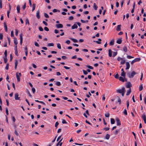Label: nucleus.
<instances>
[{
	"instance_id": "26",
	"label": "nucleus",
	"mask_w": 146,
	"mask_h": 146,
	"mask_svg": "<svg viewBox=\"0 0 146 146\" xmlns=\"http://www.w3.org/2000/svg\"><path fill=\"white\" fill-rule=\"evenodd\" d=\"M18 64V61L17 60H16L15 61V69H16V68H17V66Z\"/></svg>"
},
{
	"instance_id": "44",
	"label": "nucleus",
	"mask_w": 146,
	"mask_h": 146,
	"mask_svg": "<svg viewBox=\"0 0 146 146\" xmlns=\"http://www.w3.org/2000/svg\"><path fill=\"white\" fill-rule=\"evenodd\" d=\"M119 131V129H116L114 132V134L116 135L117 134L118 132Z\"/></svg>"
},
{
	"instance_id": "5",
	"label": "nucleus",
	"mask_w": 146,
	"mask_h": 146,
	"mask_svg": "<svg viewBox=\"0 0 146 146\" xmlns=\"http://www.w3.org/2000/svg\"><path fill=\"white\" fill-rule=\"evenodd\" d=\"M132 86V85L131 82H127L126 86V87L127 88H131L130 87Z\"/></svg>"
},
{
	"instance_id": "19",
	"label": "nucleus",
	"mask_w": 146,
	"mask_h": 146,
	"mask_svg": "<svg viewBox=\"0 0 146 146\" xmlns=\"http://www.w3.org/2000/svg\"><path fill=\"white\" fill-rule=\"evenodd\" d=\"M131 92V89L130 88L129 90H127V92L126 95L127 96L129 95Z\"/></svg>"
},
{
	"instance_id": "29",
	"label": "nucleus",
	"mask_w": 146,
	"mask_h": 146,
	"mask_svg": "<svg viewBox=\"0 0 146 146\" xmlns=\"http://www.w3.org/2000/svg\"><path fill=\"white\" fill-rule=\"evenodd\" d=\"M111 123V124H113L115 123V121L113 118H111L110 119Z\"/></svg>"
},
{
	"instance_id": "62",
	"label": "nucleus",
	"mask_w": 146,
	"mask_h": 146,
	"mask_svg": "<svg viewBox=\"0 0 146 146\" xmlns=\"http://www.w3.org/2000/svg\"><path fill=\"white\" fill-rule=\"evenodd\" d=\"M58 124H59L58 122L57 121L55 123V126L56 127H57V126H58Z\"/></svg>"
},
{
	"instance_id": "8",
	"label": "nucleus",
	"mask_w": 146,
	"mask_h": 146,
	"mask_svg": "<svg viewBox=\"0 0 146 146\" xmlns=\"http://www.w3.org/2000/svg\"><path fill=\"white\" fill-rule=\"evenodd\" d=\"M15 98L16 100H19L20 97H19V94L17 93H16L15 95Z\"/></svg>"
},
{
	"instance_id": "61",
	"label": "nucleus",
	"mask_w": 146,
	"mask_h": 146,
	"mask_svg": "<svg viewBox=\"0 0 146 146\" xmlns=\"http://www.w3.org/2000/svg\"><path fill=\"white\" fill-rule=\"evenodd\" d=\"M32 90L33 93L34 94L35 92V90L34 88H33L32 89Z\"/></svg>"
},
{
	"instance_id": "14",
	"label": "nucleus",
	"mask_w": 146,
	"mask_h": 146,
	"mask_svg": "<svg viewBox=\"0 0 146 146\" xmlns=\"http://www.w3.org/2000/svg\"><path fill=\"white\" fill-rule=\"evenodd\" d=\"M121 25H119L117 26V27L116 28V30L117 31H119L121 30Z\"/></svg>"
},
{
	"instance_id": "55",
	"label": "nucleus",
	"mask_w": 146,
	"mask_h": 146,
	"mask_svg": "<svg viewBox=\"0 0 146 146\" xmlns=\"http://www.w3.org/2000/svg\"><path fill=\"white\" fill-rule=\"evenodd\" d=\"M5 109L6 114L7 115H8L9 114L8 109L7 108H6Z\"/></svg>"
},
{
	"instance_id": "34",
	"label": "nucleus",
	"mask_w": 146,
	"mask_h": 146,
	"mask_svg": "<svg viewBox=\"0 0 146 146\" xmlns=\"http://www.w3.org/2000/svg\"><path fill=\"white\" fill-rule=\"evenodd\" d=\"M117 54V52H113V57H114L116 56Z\"/></svg>"
},
{
	"instance_id": "12",
	"label": "nucleus",
	"mask_w": 146,
	"mask_h": 146,
	"mask_svg": "<svg viewBox=\"0 0 146 146\" xmlns=\"http://www.w3.org/2000/svg\"><path fill=\"white\" fill-rule=\"evenodd\" d=\"M142 118L143 119L145 123H146V116L143 114L142 115Z\"/></svg>"
},
{
	"instance_id": "7",
	"label": "nucleus",
	"mask_w": 146,
	"mask_h": 146,
	"mask_svg": "<svg viewBox=\"0 0 146 146\" xmlns=\"http://www.w3.org/2000/svg\"><path fill=\"white\" fill-rule=\"evenodd\" d=\"M56 27L58 28H62L63 27V25L62 24H59L56 25Z\"/></svg>"
},
{
	"instance_id": "51",
	"label": "nucleus",
	"mask_w": 146,
	"mask_h": 146,
	"mask_svg": "<svg viewBox=\"0 0 146 146\" xmlns=\"http://www.w3.org/2000/svg\"><path fill=\"white\" fill-rule=\"evenodd\" d=\"M27 93L28 94H29V96L31 98L32 97V96H31V94H30V92H29V90H27Z\"/></svg>"
},
{
	"instance_id": "52",
	"label": "nucleus",
	"mask_w": 146,
	"mask_h": 146,
	"mask_svg": "<svg viewBox=\"0 0 146 146\" xmlns=\"http://www.w3.org/2000/svg\"><path fill=\"white\" fill-rule=\"evenodd\" d=\"M35 4H33V8L32 10V11H33L35 9Z\"/></svg>"
},
{
	"instance_id": "47",
	"label": "nucleus",
	"mask_w": 146,
	"mask_h": 146,
	"mask_svg": "<svg viewBox=\"0 0 146 146\" xmlns=\"http://www.w3.org/2000/svg\"><path fill=\"white\" fill-rule=\"evenodd\" d=\"M73 19L74 17L72 16H70L68 18V19L70 20H72Z\"/></svg>"
},
{
	"instance_id": "33",
	"label": "nucleus",
	"mask_w": 146,
	"mask_h": 146,
	"mask_svg": "<svg viewBox=\"0 0 146 146\" xmlns=\"http://www.w3.org/2000/svg\"><path fill=\"white\" fill-rule=\"evenodd\" d=\"M48 46H54V44L53 43H49L47 44Z\"/></svg>"
},
{
	"instance_id": "38",
	"label": "nucleus",
	"mask_w": 146,
	"mask_h": 146,
	"mask_svg": "<svg viewBox=\"0 0 146 146\" xmlns=\"http://www.w3.org/2000/svg\"><path fill=\"white\" fill-rule=\"evenodd\" d=\"M5 56L4 57H7V51L6 50H5L4 52Z\"/></svg>"
},
{
	"instance_id": "17",
	"label": "nucleus",
	"mask_w": 146,
	"mask_h": 146,
	"mask_svg": "<svg viewBox=\"0 0 146 146\" xmlns=\"http://www.w3.org/2000/svg\"><path fill=\"white\" fill-rule=\"evenodd\" d=\"M98 40L100 41H96V40H94L93 41H94V42H95L98 44H100L101 43V42H100V41H102L101 39L100 38H99L98 39Z\"/></svg>"
},
{
	"instance_id": "1",
	"label": "nucleus",
	"mask_w": 146,
	"mask_h": 146,
	"mask_svg": "<svg viewBox=\"0 0 146 146\" xmlns=\"http://www.w3.org/2000/svg\"><path fill=\"white\" fill-rule=\"evenodd\" d=\"M137 73V72H136L135 71H133L131 73L130 72L128 73H127V74L130 78H132L134 77V76L135 74Z\"/></svg>"
},
{
	"instance_id": "46",
	"label": "nucleus",
	"mask_w": 146,
	"mask_h": 146,
	"mask_svg": "<svg viewBox=\"0 0 146 146\" xmlns=\"http://www.w3.org/2000/svg\"><path fill=\"white\" fill-rule=\"evenodd\" d=\"M87 67L88 68H89V69H92V70L93 69V68L92 66H90L88 65V66H87Z\"/></svg>"
},
{
	"instance_id": "18",
	"label": "nucleus",
	"mask_w": 146,
	"mask_h": 146,
	"mask_svg": "<svg viewBox=\"0 0 146 146\" xmlns=\"http://www.w3.org/2000/svg\"><path fill=\"white\" fill-rule=\"evenodd\" d=\"M14 44H15L16 45H17L18 44V42L17 38L15 37H14Z\"/></svg>"
},
{
	"instance_id": "15",
	"label": "nucleus",
	"mask_w": 146,
	"mask_h": 146,
	"mask_svg": "<svg viewBox=\"0 0 146 146\" xmlns=\"http://www.w3.org/2000/svg\"><path fill=\"white\" fill-rule=\"evenodd\" d=\"M114 43V39L111 40L109 43V44L110 46L113 45Z\"/></svg>"
},
{
	"instance_id": "30",
	"label": "nucleus",
	"mask_w": 146,
	"mask_h": 146,
	"mask_svg": "<svg viewBox=\"0 0 146 146\" xmlns=\"http://www.w3.org/2000/svg\"><path fill=\"white\" fill-rule=\"evenodd\" d=\"M125 60L123 58V60H122L120 62V63L121 64H125Z\"/></svg>"
},
{
	"instance_id": "6",
	"label": "nucleus",
	"mask_w": 146,
	"mask_h": 146,
	"mask_svg": "<svg viewBox=\"0 0 146 146\" xmlns=\"http://www.w3.org/2000/svg\"><path fill=\"white\" fill-rule=\"evenodd\" d=\"M125 64L126 66V67L125 68V69L126 70L129 69V68L130 67V65L129 63L127 62H125Z\"/></svg>"
},
{
	"instance_id": "50",
	"label": "nucleus",
	"mask_w": 146,
	"mask_h": 146,
	"mask_svg": "<svg viewBox=\"0 0 146 146\" xmlns=\"http://www.w3.org/2000/svg\"><path fill=\"white\" fill-rule=\"evenodd\" d=\"M123 58H121L119 57H118L117 58V60L118 61H119L120 60H123Z\"/></svg>"
},
{
	"instance_id": "54",
	"label": "nucleus",
	"mask_w": 146,
	"mask_h": 146,
	"mask_svg": "<svg viewBox=\"0 0 146 146\" xmlns=\"http://www.w3.org/2000/svg\"><path fill=\"white\" fill-rule=\"evenodd\" d=\"M83 71L84 74L87 75L88 74V72L86 71L83 70Z\"/></svg>"
},
{
	"instance_id": "64",
	"label": "nucleus",
	"mask_w": 146,
	"mask_h": 146,
	"mask_svg": "<svg viewBox=\"0 0 146 146\" xmlns=\"http://www.w3.org/2000/svg\"><path fill=\"white\" fill-rule=\"evenodd\" d=\"M42 23L45 26H47L48 25V24L46 22L43 21Z\"/></svg>"
},
{
	"instance_id": "21",
	"label": "nucleus",
	"mask_w": 146,
	"mask_h": 146,
	"mask_svg": "<svg viewBox=\"0 0 146 146\" xmlns=\"http://www.w3.org/2000/svg\"><path fill=\"white\" fill-rule=\"evenodd\" d=\"M69 38L70 39L72 40L74 42H78V40L76 39L72 38Z\"/></svg>"
},
{
	"instance_id": "32",
	"label": "nucleus",
	"mask_w": 146,
	"mask_h": 146,
	"mask_svg": "<svg viewBox=\"0 0 146 146\" xmlns=\"http://www.w3.org/2000/svg\"><path fill=\"white\" fill-rule=\"evenodd\" d=\"M121 76L125 77V73L124 71H123V72H122L121 74Z\"/></svg>"
},
{
	"instance_id": "56",
	"label": "nucleus",
	"mask_w": 146,
	"mask_h": 146,
	"mask_svg": "<svg viewBox=\"0 0 146 146\" xmlns=\"http://www.w3.org/2000/svg\"><path fill=\"white\" fill-rule=\"evenodd\" d=\"M44 30L45 31H49V29H48V28L47 27H44Z\"/></svg>"
},
{
	"instance_id": "43",
	"label": "nucleus",
	"mask_w": 146,
	"mask_h": 146,
	"mask_svg": "<svg viewBox=\"0 0 146 146\" xmlns=\"http://www.w3.org/2000/svg\"><path fill=\"white\" fill-rule=\"evenodd\" d=\"M27 24L29 25V23L28 19H27L25 20V24L26 25H27Z\"/></svg>"
},
{
	"instance_id": "35",
	"label": "nucleus",
	"mask_w": 146,
	"mask_h": 146,
	"mask_svg": "<svg viewBox=\"0 0 146 146\" xmlns=\"http://www.w3.org/2000/svg\"><path fill=\"white\" fill-rule=\"evenodd\" d=\"M44 16L46 18H49V16L48 14L46 13H44Z\"/></svg>"
},
{
	"instance_id": "2",
	"label": "nucleus",
	"mask_w": 146,
	"mask_h": 146,
	"mask_svg": "<svg viewBox=\"0 0 146 146\" xmlns=\"http://www.w3.org/2000/svg\"><path fill=\"white\" fill-rule=\"evenodd\" d=\"M125 91V90L124 87H123L121 89H118L116 90L117 92L119 94H121L124 92Z\"/></svg>"
},
{
	"instance_id": "31",
	"label": "nucleus",
	"mask_w": 146,
	"mask_h": 146,
	"mask_svg": "<svg viewBox=\"0 0 146 146\" xmlns=\"http://www.w3.org/2000/svg\"><path fill=\"white\" fill-rule=\"evenodd\" d=\"M143 89V84H141L139 87V91H141Z\"/></svg>"
},
{
	"instance_id": "4",
	"label": "nucleus",
	"mask_w": 146,
	"mask_h": 146,
	"mask_svg": "<svg viewBox=\"0 0 146 146\" xmlns=\"http://www.w3.org/2000/svg\"><path fill=\"white\" fill-rule=\"evenodd\" d=\"M140 60L141 59L139 58H136L131 61V64L133 65L134 63L137 61H140Z\"/></svg>"
},
{
	"instance_id": "58",
	"label": "nucleus",
	"mask_w": 146,
	"mask_h": 146,
	"mask_svg": "<svg viewBox=\"0 0 146 146\" xmlns=\"http://www.w3.org/2000/svg\"><path fill=\"white\" fill-rule=\"evenodd\" d=\"M3 38V35L2 33H0V39L1 40Z\"/></svg>"
},
{
	"instance_id": "20",
	"label": "nucleus",
	"mask_w": 146,
	"mask_h": 146,
	"mask_svg": "<svg viewBox=\"0 0 146 146\" xmlns=\"http://www.w3.org/2000/svg\"><path fill=\"white\" fill-rule=\"evenodd\" d=\"M25 55L26 56H27L28 54L27 47V46H26L25 47Z\"/></svg>"
},
{
	"instance_id": "41",
	"label": "nucleus",
	"mask_w": 146,
	"mask_h": 146,
	"mask_svg": "<svg viewBox=\"0 0 146 146\" xmlns=\"http://www.w3.org/2000/svg\"><path fill=\"white\" fill-rule=\"evenodd\" d=\"M58 11L59 12H60V10H57V9H54L53 10H52V11L54 13H56V12H57Z\"/></svg>"
},
{
	"instance_id": "36",
	"label": "nucleus",
	"mask_w": 146,
	"mask_h": 146,
	"mask_svg": "<svg viewBox=\"0 0 146 146\" xmlns=\"http://www.w3.org/2000/svg\"><path fill=\"white\" fill-rule=\"evenodd\" d=\"M123 50L125 52H127V48L126 46H124L123 48Z\"/></svg>"
},
{
	"instance_id": "16",
	"label": "nucleus",
	"mask_w": 146,
	"mask_h": 146,
	"mask_svg": "<svg viewBox=\"0 0 146 146\" xmlns=\"http://www.w3.org/2000/svg\"><path fill=\"white\" fill-rule=\"evenodd\" d=\"M4 25L5 28V31L6 32L7 31V25H6V22H5L4 23Z\"/></svg>"
},
{
	"instance_id": "28",
	"label": "nucleus",
	"mask_w": 146,
	"mask_h": 146,
	"mask_svg": "<svg viewBox=\"0 0 146 146\" xmlns=\"http://www.w3.org/2000/svg\"><path fill=\"white\" fill-rule=\"evenodd\" d=\"M93 7L95 10H97L98 8V6L96 5L95 3L94 4Z\"/></svg>"
},
{
	"instance_id": "23",
	"label": "nucleus",
	"mask_w": 146,
	"mask_h": 146,
	"mask_svg": "<svg viewBox=\"0 0 146 146\" xmlns=\"http://www.w3.org/2000/svg\"><path fill=\"white\" fill-rule=\"evenodd\" d=\"M78 28V26L76 24H74L72 27V29H76Z\"/></svg>"
},
{
	"instance_id": "25",
	"label": "nucleus",
	"mask_w": 146,
	"mask_h": 146,
	"mask_svg": "<svg viewBox=\"0 0 146 146\" xmlns=\"http://www.w3.org/2000/svg\"><path fill=\"white\" fill-rule=\"evenodd\" d=\"M119 80L120 81H122L123 82H124L125 81V80L123 78L121 77L120 76L119 78Z\"/></svg>"
},
{
	"instance_id": "40",
	"label": "nucleus",
	"mask_w": 146,
	"mask_h": 146,
	"mask_svg": "<svg viewBox=\"0 0 146 146\" xmlns=\"http://www.w3.org/2000/svg\"><path fill=\"white\" fill-rule=\"evenodd\" d=\"M3 59L4 63L5 64L6 63L7 61V57H3Z\"/></svg>"
},
{
	"instance_id": "45",
	"label": "nucleus",
	"mask_w": 146,
	"mask_h": 146,
	"mask_svg": "<svg viewBox=\"0 0 146 146\" xmlns=\"http://www.w3.org/2000/svg\"><path fill=\"white\" fill-rule=\"evenodd\" d=\"M115 78L116 79H118L119 78V75L118 74H117L114 76Z\"/></svg>"
},
{
	"instance_id": "42",
	"label": "nucleus",
	"mask_w": 146,
	"mask_h": 146,
	"mask_svg": "<svg viewBox=\"0 0 146 146\" xmlns=\"http://www.w3.org/2000/svg\"><path fill=\"white\" fill-rule=\"evenodd\" d=\"M123 113L125 115H127V112L126 109L124 110Z\"/></svg>"
},
{
	"instance_id": "59",
	"label": "nucleus",
	"mask_w": 146,
	"mask_h": 146,
	"mask_svg": "<svg viewBox=\"0 0 146 146\" xmlns=\"http://www.w3.org/2000/svg\"><path fill=\"white\" fill-rule=\"evenodd\" d=\"M127 58H128V59H131V58H134L133 57V56H129V55H127Z\"/></svg>"
},
{
	"instance_id": "3",
	"label": "nucleus",
	"mask_w": 146,
	"mask_h": 146,
	"mask_svg": "<svg viewBox=\"0 0 146 146\" xmlns=\"http://www.w3.org/2000/svg\"><path fill=\"white\" fill-rule=\"evenodd\" d=\"M21 73H19V74L18 73H16V76L17 79V81L19 82L20 81V77L21 76Z\"/></svg>"
},
{
	"instance_id": "53",
	"label": "nucleus",
	"mask_w": 146,
	"mask_h": 146,
	"mask_svg": "<svg viewBox=\"0 0 146 146\" xmlns=\"http://www.w3.org/2000/svg\"><path fill=\"white\" fill-rule=\"evenodd\" d=\"M62 123L63 124H64V123H66H66H67V122L66 121V120H64V119H62Z\"/></svg>"
},
{
	"instance_id": "49",
	"label": "nucleus",
	"mask_w": 146,
	"mask_h": 146,
	"mask_svg": "<svg viewBox=\"0 0 146 146\" xmlns=\"http://www.w3.org/2000/svg\"><path fill=\"white\" fill-rule=\"evenodd\" d=\"M9 64L8 63H7L6 64V66L5 67V69L6 70H8L9 69Z\"/></svg>"
},
{
	"instance_id": "9",
	"label": "nucleus",
	"mask_w": 146,
	"mask_h": 146,
	"mask_svg": "<svg viewBox=\"0 0 146 146\" xmlns=\"http://www.w3.org/2000/svg\"><path fill=\"white\" fill-rule=\"evenodd\" d=\"M116 121L117 125L120 126L121 125L120 121L118 118H117L116 119Z\"/></svg>"
},
{
	"instance_id": "22",
	"label": "nucleus",
	"mask_w": 146,
	"mask_h": 146,
	"mask_svg": "<svg viewBox=\"0 0 146 146\" xmlns=\"http://www.w3.org/2000/svg\"><path fill=\"white\" fill-rule=\"evenodd\" d=\"M112 51L111 49H109L108 50L109 56L110 57L112 56Z\"/></svg>"
},
{
	"instance_id": "37",
	"label": "nucleus",
	"mask_w": 146,
	"mask_h": 146,
	"mask_svg": "<svg viewBox=\"0 0 146 146\" xmlns=\"http://www.w3.org/2000/svg\"><path fill=\"white\" fill-rule=\"evenodd\" d=\"M55 84L56 86H59L60 85L61 83L60 82L58 81L55 83Z\"/></svg>"
},
{
	"instance_id": "24",
	"label": "nucleus",
	"mask_w": 146,
	"mask_h": 146,
	"mask_svg": "<svg viewBox=\"0 0 146 146\" xmlns=\"http://www.w3.org/2000/svg\"><path fill=\"white\" fill-rule=\"evenodd\" d=\"M20 6L19 5H17V9L18 13H20Z\"/></svg>"
},
{
	"instance_id": "63",
	"label": "nucleus",
	"mask_w": 146,
	"mask_h": 146,
	"mask_svg": "<svg viewBox=\"0 0 146 146\" xmlns=\"http://www.w3.org/2000/svg\"><path fill=\"white\" fill-rule=\"evenodd\" d=\"M35 46H37L38 47H39V46L38 44V43L37 42H36L35 43Z\"/></svg>"
},
{
	"instance_id": "11",
	"label": "nucleus",
	"mask_w": 146,
	"mask_h": 146,
	"mask_svg": "<svg viewBox=\"0 0 146 146\" xmlns=\"http://www.w3.org/2000/svg\"><path fill=\"white\" fill-rule=\"evenodd\" d=\"M122 42L121 38H120L117 39L116 41V43L118 44H121Z\"/></svg>"
},
{
	"instance_id": "57",
	"label": "nucleus",
	"mask_w": 146,
	"mask_h": 146,
	"mask_svg": "<svg viewBox=\"0 0 146 146\" xmlns=\"http://www.w3.org/2000/svg\"><path fill=\"white\" fill-rule=\"evenodd\" d=\"M129 105V102L128 101H127V109H128V107Z\"/></svg>"
},
{
	"instance_id": "48",
	"label": "nucleus",
	"mask_w": 146,
	"mask_h": 146,
	"mask_svg": "<svg viewBox=\"0 0 146 146\" xmlns=\"http://www.w3.org/2000/svg\"><path fill=\"white\" fill-rule=\"evenodd\" d=\"M109 129L110 128L109 127H105L103 129V130L107 131L109 130Z\"/></svg>"
},
{
	"instance_id": "27",
	"label": "nucleus",
	"mask_w": 146,
	"mask_h": 146,
	"mask_svg": "<svg viewBox=\"0 0 146 146\" xmlns=\"http://www.w3.org/2000/svg\"><path fill=\"white\" fill-rule=\"evenodd\" d=\"M110 135L108 134H107L106 135L105 137L106 139L108 140L110 138Z\"/></svg>"
},
{
	"instance_id": "13",
	"label": "nucleus",
	"mask_w": 146,
	"mask_h": 146,
	"mask_svg": "<svg viewBox=\"0 0 146 146\" xmlns=\"http://www.w3.org/2000/svg\"><path fill=\"white\" fill-rule=\"evenodd\" d=\"M40 11L39 10L37 11L36 13V17L38 19H39L40 18V16L39 15Z\"/></svg>"
},
{
	"instance_id": "39",
	"label": "nucleus",
	"mask_w": 146,
	"mask_h": 146,
	"mask_svg": "<svg viewBox=\"0 0 146 146\" xmlns=\"http://www.w3.org/2000/svg\"><path fill=\"white\" fill-rule=\"evenodd\" d=\"M57 47L59 49H61V46L60 44V43L57 44Z\"/></svg>"
},
{
	"instance_id": "10",
	"label": "nucleus",
	"mask_w": 146,
	"mask_h": 146,
	"mask_svg": "<svg viewBox=\"0 0 146 146\" xmlns=\"http://www.w3.org/2000/svg\"><path fill=\"white\" fill-rule=\"evenodd\" d=\"M20 44L21 45L23 43V34H21L20 35Z\"/></svg>"
},
{
	"instance_id": "60",
	"label": "nucleus",
	"mask_w": 146,
	"mask_h": 146,
	"mask_svg": "<svg viewBox=\"0 0 146 146\" xmlns=\"http://www.w3.org/2000/svg\"><path fill=\"white\" fill-rule=\"evenodd\" d=\"M39 30L41 31H43V30L42 27H39Z\"/></svg>"
}]
</instances>
